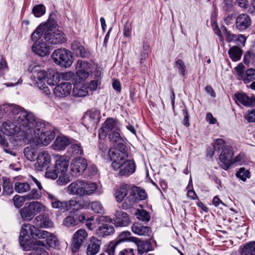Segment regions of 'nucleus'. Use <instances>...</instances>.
I'll use <instances>...</instances> for the list:
<instances>
[{
    "instance_id": "f257e3e1",
    "label": "nucleus",
    "mask_w": 255,
    "mask_h": 255,
    "mask_svg": "<svg viewBox=\"0 0 255 255\" xmlns=\"http://www.w3.org/2000/svg\"><path fill=\"white\" fill-rule=\"evenodd\" d=\"M21 124L26 127V138L29 141L36 140L38 144L46 146L55 137L54 127L48 123L36 121L33 114L28 115L25 113L21 114Z\"/></svg>"
},
{
    "instance_id": "f03ea898",
    "label": "nucleus",
    "mask_w": 255,
    "mask_h": 255,
    "mask_svg": "<svg viewBox=\"0 0 255 255\" xmlns=\"http://www.w3.org/2000/svg\"><path fill=\"white\" fill-rule=\"evenodd\" d=\"M8 111L10 114L8 118L1 125L0 129L3 134L8 135H11L19 132L20 130L22 131L25 134L26 137V127L21 124V114L25 113L26 115V119H28V115L33 114L31 113H28L27 111L22 110L19 107L11 106L8 107Z\"/></svg>"
},
{
    "instance_id": "7ed1b4c3",
    "label": "nucleus",
    "mask_w": 255,
    "mask_h": 255,
    "mask_svg": "<svg viewBox=\"0 0 255 255\" xmlns=\"http://www.w3.org/2000/svg\"><path fill=\"white\" fill-rule=\"evenodd\" d=\"M233 151L231 146L224 145V170H227L235 165H242L246 161L244 154H239L233 158Z\"/></svg>"
},
{
    "instance_id": "20e7f679",
    "label": "nucleus",
    "mask_w": 255,
    "mask_h": 255,
    "mask_svg": "<svg viewBox=\"0 0 255 255\" xmlns=\"http://www.w3.org/2000/svg\"><path fill=\"white\" fill-rule=\"evenodd\" d=\"M51 57L54 62L61 67H68L73 62L70 51L65 49L60 48L55 50Z\"/></svg>"
},
{
    "instance_id": "39448f33",
    "label": "nucleus",
    "mask_w": 255,
    "mask_h": 255,
    "mask_svg": "<svg viewBox=\"0 0 255 255\" xmlns=\"http://www.w3.org/2000/svg\"><path fill=\"white\" fill-rule=\"evenodd\" d=\"M113 168L118 171V174L121 176H128L132 174L135 169L133 161L130 160H117L113 161Z\"/></svg>"
},
{
    "instance_id": "423d86ee",
    "label": "nucleus",
    "mask_w": 255,
    "mask_h": 255,
    "mask_svg": "<svg viewBox=\"0 0 255 255\" xmlns=\"http://www.w3.org/2000/svg\"><path fill=\"white\" fill-rule=\"evenodd\" d=\"M36 227L29 224H25L22 227L20 233L19 244L24 250H28L27 243L31 238H34L35 236Z\"/></svg>"
},
{
    "instance_id": "0eeeda50",
    "label": "nucleus",
    "mask_w": 255,
    "mask_h": 255,
    "mask_svg": "<svg viewBox=\"0 0 255 255\" xmlns=\"http://www.w3.org/2000/svg\"><path fill=\"white\" fill-rule=\"evenodd\" d=\"M43 38L45 42L51 44H59L65 42L66 39L64 33L60 31H53L47 24V28L45 31Z\"/></svg>"
},
{
    "instance_id": "6e6552de",
    "label": "nucleus",
    "mask_w": 255,
    "mask_h": 255,
    "mask_svg": "<svg viewBox=\"0 0 255 255\" xmlns=\"http://www.w3.org/2000/svg\"><path fill=\"white\" fill-rule=\"evenodd\" d=\"M88 238V233L84 229H79L73 235L72 238L71 250L73 253L78 252Z\"/></svg>"
},
{
    "instance_id": "1a4fd4ad",
    "label": "nucleus",
    "mask_w": 255,
    "mask_h": 255,
    "mask_svg": "<svg viewBox=\"0 0 255 255\" xmlns=\"http://www.w3.org/2000/svg\"><path fill=\"white\" fill-rule=\"evenodd\" d=\"M126 146L121 142L117 143L116 149L108 151V155L111 161L125 160L128 156Z\"/></svg>"
},
{
    "instance_id": "9d476101",
    "label": "nucleus",
    "mask_w": 255,
    "mask_h": 255,
    "mask_svg": "<svg viewBox=\"0 0 255 255\" xmlns=\"http://www.w3.org/2000/svg\"><path fill=\"white\" fill-rule=\"evenodd\" d=\"M101 225L98 228L97 233L102 236L110 235L114 233L115 229L112 225V219L107 216H102L100 219Z\"/></svg>"
},
{
    "instance_id": "9b49d317",
    "label": "nucleus",
    "mask_w": 255,
    "mask_h": 255,
    "mask_svg": "<svg viewBox=\"0 0 255 255\" xmlns=\"http://www.w3.org/2000/svg\"><path fill=\"white\" fill-rule=\"evenodd\" d=\"M44 195L52 208L64 212L66 209V201L60 200L58 196L53 192L45 191Z\"/></svg>"
},
{
    "instance_id": "f8f14e48",
    "label": "nucleus",
    "mask_w": 255,
    "mask_h": 255,
    "mask_svg": "<svg viewBox=\"0 0 255 255\" xmlns=\"http://www.w3.org/2000/svg\"><path fill=\"white\" fill-rule=\"evenodd\" d=\"M87 167V163L83 158H76L72 160L71 166V174L74 176H78Z\"/></svg>"
},
{
    "instance_id": "ddd939ff",
    "label": "nucleus",
    "mask_w": 255,
    "mask_h": 255,
    "mask_svg": "<svg viewBox=\"0 0 255 255\" xmlns=\"http://www.w3.org/2000/svg\"><path fill=\"white\" fill-rule=\"evenodd\" d=\"M115 130H120L117 122L112 118L108 119L104 123L99 132L100 139H104L110 132Z\"/></svg>"
},
{
    "instance_id": "4468645a",
    "label": "nucleus",
    "mask_w": 255,
    "mask_h": 255,
    "mask_svg": "<svg viewBox=\"0 0 255 255\" xmlns=\"http://www.w3.org/2000/svg\"><path fill=\"white\" fill-rule=\"evenodd\" d=\"M101 118L100 112L96 109H92L87 112L84 116V122L87 128L96 127Z\"/></svg>"
},
{
    "instance_id": "2eb2a0df",
    "label": "nucleus",
    "mask_w": 255,
    "mask_h": 255,
    "mask_svg": "<svg viewBox=\"0 0 255 255\" xmlns=\"http://www.w3.org/2000/svg\"><path fill=\"white\" fill-rule=\"evenodd\" d=\"M120 242L112 243L108 249L109 255H134L132 249H120Z\"/></svg>"
},
{
    "instance_id": "dca6fc26",
    "label": "nucleus",
    "mask_w": 255,
    "mask_h": 255,
    "mask_svg": "<svg viewBox=\"0 0 255 255\" xmlns=\"http://www.w3.org/2000/svg\"><path fill=\"white\" fill-rule=\"evenodd\" d=\"M114 221L117 227H126L130 222L128 215L125 212L117 210L114 214Z\"/></svg>"
},
{
    "instance_id": "f3484780",
    "label": "nucleus",
    "mask_w": 255,
    "mask_h": 255,
    "mask_svg": "<svg viewBox=\"0 0 255 255\" xmlns=\"http://www.w3.org/2000/svg\"><path fill=\"white\" fill-rule=\"evenodd\" d=\"M102 241L98 238L92 237L87 243L86 248L87 255H96L100 251Z\"/></svg>"
},
{
    "instance_id": "a211bd4d",
    "label": "nucleus",
    "mask_w": 255,
    "mask_h": 255,
    "mask_svg": "<svg viewBox=\"0 0 255 255\" xmlns=\"http://www.w3.org/2000/svg\"><path fill=\"white\" fill-rule=\"evenodd\" d=\"M72 89V85L69 82L62 83L57 86L53 90L55 96L62 98L69 95Z\"/></svg>"
},
{
    "instance_id": "6ab92c4d",
    "label": "nucleus",
    "mask_w": 255,
    "mask_h": 255,
    "mask_svg": "<svg viewBox=\"0 0 255 255\" xmlns=\"http://www.w3.org/2000/svg\"><path fill=\"white\" fill-rule=\"evenodd\" d=\"M55 164L54 167L60 174H65L69 166V160L65 156L57 155L55 156Z\"/></svg>"
},
{
    "instance_id": "aec40b11",
    "label": "nucleus",
    "mask_w": 255,
    "mask_h": 255,
    "mask_svg": "<svg viewBox=\"0 0 255 255\" xmlns=\"http://www.w3.org/2000/svg\"><path fill=\"white\" fill-rule=\"evenodd\" d=\"M90 65L87 62L82 60H78L76 64V69L77 71L76 74L79 78L81 80H84L87 78L89 75L88 70L89 69Z\"/></svg>"
},
{
    "instance_id": "412c9836",
    "label": "nucleus",
    "mask_w": 255,
    "mask_h": 255,
    "mask_svg": "<svg viewBox=\"0 0 255 255\" xmlns=\"http://www.w3.org/2000/svg\"><path fill=\"white\" fill-rule=\"evenodd\" d=\"M35 225L39 228H50L53 227V223L46 214H41L34 220Z\"/></svg>"
},
{
    "instance_id": "4be33fe9",
    "label": "nucleus",
    "mask_w": 255,
    "mask_h": 255,
    "mask_svg": "<svg viewBox=\"0 0 255 255\" xmlns=\"http://www.w3.org/2000/svg\"><path fill=\"white\" fill-rule=\"evenodd\" d=\"M37 161L35 164L38 170H42V168L47 166L51 161L50 155L46 151L40 152L37 157Z\"/></svg>"
},
{
    "instance_id": "5701e85b",
    "label": "nucleus",
    "mask_w": 255,
    "mask_h": 255,
    "mask_svg": "<svg viewBox=\"0 0 255 255\" xmlns=\"http://www.w3.org/2000/svg\"><path fill=\"white\" fill-rule=\"evenodd\" d=\"M251 18L247 14H241L236 18V28L240 31L247 29L251 26Z\"/></svg>"
},
{
    "instance_id": "b1692460",
    "label": "nucleus",
    "mask_w": 255,
    "mask_h": 255,
    "mask_svg": "<svg viewBox=\"0 0 255 255\" xmlns=\"http://www.w3.org/2000/svg\"><path fill=\"white\" fill-rule=\"evenodd\" d=\"M66 203L67 207L66 211L71 209L78 210L84 208H88V206L90 205V202L88 201L83 200H79L76 199H73L69 201H66Z\"/></svg>"
},
{
    "instance_id": "393cba45",
    "label": "nucleus",
    "mask_w": 255,
    "mask_h": 255,
    "mask_svg": "<svg viewBox=\"0 0 255 255\" xmlns=\"http://www.w3.org/2000/svg\"><path fill=\"white\" fill-rule=\"evenodd\" d=\"M82 180H77L72 182L67 187L68 193L72 196L82 197Z\"/></svg>"
},
{
    "instance_id": "a878e982",
    "label": "nucleus",
    "mask_w": 255,
    "mask_h": 255,
    "mask_svg": "<svg viewBox=\"0 0 255 255\" xmlns=\"http://www.w3.org/2000/svg\"><path fill=\"white\" fill-rule=\"evenodd\" d=\"M235 97L236 103H241L245 106L251 107L255 105V98L249 97L245 93L235 94Z\"/></svg>"
},
{
    "instance_id": "bb28decb",
    "label": "nucleus",
    "mask_w": 255,
    "mask_h": 255,
    "mask_svg": "<svg viewBox=\"0 0 255 255\" xmlns=\"http://www.w3.org/2000/svg\"><path fill=\"white\" fill-rule=\"evenodd\" d=\"M40 41L42 42H35L32 47V49L33 51L37 55L43 57L49 53V46H47L46 44L43 41V39H41Z\"/></svg>"
},
{
    "instance_id": "cd10ccee",
    "label": "nucleus",
    "mask_w": 255,
    "mask_h": 255,
    "mask_svg": "<svg viewBox=\"0 0 255 255\" xmlns=\"http://www.w3.org/2000/svg\"><path fill=\"white\" fill-rule=\"evenodd\" d=\"M34 245L31 252L28 255H48V252L46 251V246L43 241L36 240L33 242Z\"/></svg>"
},
{
    "instance_id": "c85d7f7f",
    "label": "nucleus",
    "mask_w": 255,
    "mask_h": 255,
    "mask_svg": "<svg viewBox=\"0 0 255 255\" xmlns=\"http://www.w3.org/2000/svg\"><path fill=\"white\" fill-rule=\"evenodd\" d=\"M131 230L133 233L139 236H149L151 232L149 227L139 223H134L131 226Z\"/></svg>"
},
{
    "instance_id": "c756f323",
    "label": "nucleus",
    "mask_w": 255,
    "mask_h": 255,
    "mask_svg": "<svg viewBox=\"0 0 255 255\" xmlns=\"http://www.w3.org/2000/svg\"><path fill=\"white\" fill-rule=\"evenodd\" d=\"M97 189L98 186L96 183L82 180V197L93 194Z\"/></svg>"
},
{
    "instance_id": "7c9ffc66",
    "label": "nucleus",
    "mask_w": 255,
    "mask_h": 255,
    "mask_svg": "<svg viewBox=\"0 0 255 255\" xmlns=\"http://www.w3.org/2000/svg\"><path fill=\"white\" fill-rule=\"evenodd\" d=\"M28 70L34 74L35 80L46 81L47 74H48V73H46L44 70L41 69L39 66H34L33 67L31 65Z\"/></svg>"
},
{
    "instance_id": "2f4dec72",
    "label": "nucleus",
    "mask_w": 255,
    "mask_h": 255,
    "mask_svg": "<svg viewBox=\"0 0 255 255\" xmlns=\"http://www.w3.org/2000/svg\"><path fill=\"white\" fill-rule=\"evenodd\" d=\"M70 143L69 139L65 136H58L53 144L54 149L63 150Z\"/></svg>"
},
{
    "instance_id": "473e14b6",
    "label": "nucleus",
    "mask_w": 255,
    "mask_h": 255,
    "mask_svg": "<svg viewBox=\"0 0 255 255\" xmlns=\"http://www.w3.org/2000/svg\"><path fill=\"white\" fill-rule=\"evenodd\" d=\"M71 49L77 55L81 57H86L89 55V52L87 51L84 47L77 41H74L72 43Z\"/></svg>"
},
{
    "instance_id": "72a5a7b5",
    "label": "nucleus",
    "mask_w": 255,
    "mask_h": 255,
    "mask_svg": "<svg viewBox=\"0 0 255 255\" xmlns=\"http://www.w3.org/2000/svg\"><path fill=\"white\" fill-rule=\"evenodd\" d=\"M23 153L26 159L31 161H34L38 155L37 149L32 146L25 147Z\"/></svg>"
},
{
    "instance_id": "f704fd0d",
    "label": "nucleus",
    "mask_w": 255,
    "mask_h": 255,
    "mask_svg": "<svg viewBox=\"0 0 255 255\" xmlns=\"http://www.w3.org/2000/svg\"><path fill=\"white\" fill-rule=\"evenodd\" d=\"M135 243L137 246L138 254H143L144 252H148L150 250L151 244L149 241H142L138 239H136Z\"/></svg>"
},
{
    "instance_id": "c9c22d12",
    "label": "nucleus",
    "mask_w": 255,
    "mask_h": 255,
    "mask_svg": "<svg viewBox=\"0 0 255 255\" xmlns=\"http://www.w3.org/2000/svg\"><path fill=\"white\" fill-rule=\"evenodd\" d=\"M0 145L3 148L4 151L14 157L16 155V152L9 147L8 143L4 135L0 133Z\"/></svg>"
},
{
    "instance_id": "e433bc0d",
    "label": "nucleus",
    "mask_w": 255,
    "mask_h": 255,
    "mask_svg": "<svg viewBox=\"0 0 255 255\" xmlns=\"http://www.w3.org/2000/svg\"><path fill=\"white\" fill-rule=\"evenodd\" d=\"M130 189L129 185L127 184L123 185L116 193L117 201L121 202L124 198L127 195L128 190Z\"/></svg>"
},
{
    "instance_id": "4c0bfd02",
    "label": "nucleus",
    "mask_w": 255,
    "mask_h": 255,
    "mask_svg": "<svg viewBox=\"0 0 255 255\" xmlns=\"http://www.w3.org/2000/svg\"><path fill=\"white\" fill-rule=\"evenodd\" d=\"M214 153L219 154V159L221 162L223 163V156L222 153L223 152V139H218L216 140L214 143Z\"/></svg>"
},
{
    "instance_id": "58836bf2",
    "label": "nucleus",
    "mask_w": 255,
    "mask_h": 255,
    "mask_svg": "<svg viewBox=\"0 0 255 255\" xmlns=\"http://www.w3.org/2000/svg\"><path fill=\"white\" fill-rule=\"evenodd\" d=\"M47 28V24L39 26L32 33L31 39L33 41H39L38 40L42 37L43 33Z\"/></svg>"
},
{
    "instance_id": "ea45409f",
    "label": "nucleus",
    "mask_w": 255,
    "mask_h": 255,
    "mask_svg": "<svg viewBox=\"0 0 255 255\" xmlns=\"http://www.w3.org/2000/svg\"><path fill=\"white\" fill-rule=\"evenodd\" d=\"M21 218L25 220H30L34 216V214L31 208L30 205L24 207L20 210Z\"/></svg>"
},
{
    "instance_id": "a19ab883",
    "label": "nucleus",
    "mask_w": 255,
    "mask_h": 255,
    "mask_svg": "<svg viewBox=\"0 0 255 255\" xmlns=\"http://www.w3.org/2000/svg\"><path fill=\"white\" fill-rule=\"evenodd\" d=\"M34 215L45 212L47 210L46 207L42 203L38 201H33L29 204Z\"/></svg>"
},
{
    "instance_id": "79ce46f5",
    "label": "nucleus",
    "mask_w": 255,
    "mask_h": 255,
    "mask_svg": "<svg viewBox=\"0 0 255 255\" xmlns=\"http://www.w3.org/2000/svg\"><path fill=\"white\" fill-rule=\"evenodd\" d=\"M241 255H255V242L246 244L242 250Z\"/></svg>"
},
{
    "instance_id": "37998d69",
    "label": "nucleus",
    "mask_w": 255,
    "mask_h": 255,
    "mask_svg": "<svg viewBox=\"0 0 255 255\" xmlns=\"http://www.w3.org/2000/svg\"><path fill=\"white\" fill-rule=\"evenodd\" d=\"M242 54L241 49L237 46H233L229 51L230 57L235 61H238L241 58Z\"/></svg>"
},
{
    "instance_id": "c03bdc74",
    "label": "nucleus",
    "mask_w": 255,
    "mask_h": 255,
    "mask_svg": "<svg viewBox=\"0 0 255 255\" xmlns=\"http://www.w3.org/2000/svg\"><path fill=\"white\" fill-rule=\"evenodd\" d=\"M136 201L135 195L130 193L123 203L122 208L123 209L130 208Z\"/></svg>"
},
{
    "instance_id": "a18cd8bd",
    "label": "nucleus",
    "mask_w": 255,
    "mask_h": 255,
    "mask_svg": "<svg viewBox=\"0 0 255 255\" xmlns=\"http://www.w3.org/2000/svg\"><path fill=\"white\" fill-rule=\"evenodd\" d=\"M72 93L74 96L84 97L88 94V91L85 87L74 85Z\"/></svg>"
},
{
    "instance_id": "49530a36",
    "label": "nucleus",
    "mask_w": 255,
    "mask_h": 255,
    "mask_svg": "<svg viewBox=\"0 0 255 255\" xmlns=\"http://www.w3.org/2000/svg\"><path fill=\"white\" fill-rule=\"evenodd\" d=\"M30 186L27 183L16 182L14 189L16 192L19 193L26 192L30 190Z\"/></svg>"
},
{
    "instance_id": "de8ad7c7",
    "label": "nucleus",
    "mask_w": 255,
    "mask_h": 255,
    "mask_svg": "<svg viewBox=\"0 0 255 255\" xmlns=\"http://www.w3.org/2000/svg\"><path fill=\"white\" fill-rule=\"evenodd\" d=\"M59 81V76L58 73L49 72L47 74L46 82L49 85H54Z\"/></svg>"
},
{
    "instance_id": "09e8293b",
    "label": "nucleus",
    "mask_w": 255,
    "mask_h": 255,
    "mask_svg": "<svg viewBox=\"0 0 255 255\" xmlns=\"http://www.w3.org/2000/svg\"><path fill=\"white\" fill-rule=\"evenodd\" d=\"M133 195H135L136 200H142L146 198V194L144 190L139 189L137 187H134L132 189V192Z\"/></svg>"
},
{
    "instance_id": "8fccbe9b",
    "label": "nucleus",
    "mask_w": 255,
    "mask_h": 255,
    "mask_svg": "<svg viewBox=\"0 0 255 255\" xmlns=\"http://www.w3.org/2000/svg\"><path fill=\"white\" fill-rule=\"evenodd\" d=\"M69 152L74 155H81L83 154V150L80 144H72L69 148Z\"/></svg>"
},
{
    "instance_id": "3c124183",
    "label": "nucleus",
    "mask_w": 255,
    "mask_h": 255,
    "mask_svg": "<svg viewBox=\"0 0 255 255\" xmlns=\"http://www.w3.org/2000/svg\"><path fill=\"white\" fill-rule=\"evenodd\" d=\"M46 243L49 247L52 248H55L59 245L57 237L52 233H51L46 239Z\"/></svg>"
},
{
    "instance_id": "603ef678",
    "label": "nucleus",
    "mask_w": 255,
    "mask_h": 255,
    "mask_svg": "<svg viewBox=\"0 0 255 255\" xmlns=\"http://www.w3.org/2000/svg\"><path fill=\"white\" fill-rule=\"evenodd\" d=\"M59 174L60 173L54 166L47 168L45 173V176L48 178L55 179L58 177Z\"/></svg>"
},
{
    "instance_id": "864d4df0",
    "label": "nucleus",
    "mask_w": 255,
    "mask_h": 255,
    "mask_svg": "<svg viewBox=\"0 0 255 255\" xmlns=\"http://www.w3.org/2000/svg\"><path fill=\"white\" fill-rule=\"evenodd\" d=\"M120 130H115L110 132L109 134V138L111 142L118 143L121 141V137L119 133Z\"/></svg>"
},
{
    "instance_id": "5fc2aeb1",
    "label": "nucleus",
    "mask_w": 255,
    "mask_h": 255,
    "mask_svg": "<svg viewBox=\"0 0 255 255\" xmlns=\"http://www.w3.org/2000/svg\"><path fill=\"white\" fill-rule=\"evenodd\" d=\"M90 207L95 213L102 214L104 212V208L99 201H96L92 202L91 204Z\"/></svg>"
},
{
    "instance_id": "6e6d98bb",
    "label": "nucleus",
    "mask_w": 255,
    "mask_h": 255,
    "mask_svg": "<svg viewBox=\"0 0 255 255\" xmlns=\"http://www.w3.org/2000/svg\"><path fill=\"white\" fill-rule=\"evenodd\" d=\"M32 12L35 16L39 17L45 13V8L43 4L36 5L33 7Z\"/></svg>"
},
{
    "instance_id": "4d7b16f0",
    "label": "nucleus",
    "mask_w": 255,
    "mask_h": 255,
    "mask_svg": "<svg viewBox=\"0 0 255 255\" xmlns=\"http://www.w3.org/2000/svg\"><path fill=\"white\" fill-rule=\"evenodd\" d=\"M250 173L248 170H246L245 168L241 167L236 173V175L238 178L245 181L246 180L247 178H249L250 177Z\"/></svg>"
},
{
    "instance_id": "13d9d810",
    "label": "nucleus",
    "mask_w": 255,
    "mask_h": 255,
    "mask_svg": "<svg viewBox=\"0 0 255 255\" xmlns=\"http://www.w3.org/2000/svg\"><path fill=\"white\" fill-rule=\"evenodd\" d=\"M255 79V70L253 68H250L246 71L244 76L242 79L245 82H247L250 80Z\"/></svg>"
},
{
    "instance_id": "bf43d9fd",
    "label": "nucleus",
    "mask_w": 255,
    "mask_h": 255,
    "mask_svg": "<svg viewBox=\"0 0 255 255\" xmlns=\"http://www.w3.org/2000/svg\"><path fill=\"white\" fill-rule=\"evenodd\" d=\"M78 224L77 220L74 217L69 216L66 217L63 221V224L66 227H74Z\"/></svg>"
},
{
    "instance_id": "052dcab7",
    "label": "nucleus",
    "mask_w": 255,
    "mask_h": 255,
    "mask_svg": "<svg viewBox=\"0 0 255 255\" xmlns=\"http://www.w3.org/2000/svg\"><path fill=\"white\" fill-rule=\"evenodd\" d=\"M40 194L36 189H33L25 196V198L27 200H37L40 199Z\"/></svg>"
},
{
    "instance_id": "680f3d73",
    "label": "nucleus",
    "mask_w": 255,
    "mask_h": 255,
    "mask_svg": "<svg viewBox=\"0 0 255 255\" xmlns=\"http://www.w3.org/2000/svg\"><path fill=\"white\" fill-rule=\"evenodd\" d=\"M35 85L39 88V89L43 90L46 95H48L50 93V90L45 86V82L43 80L38 81L35 80Z\"/></svg>"
},
{
    "instance_id": "e2e57ef3",
    "label": "nucleus",
    "mask_w": 255,
    "mask_h": 255,
    "mask_svg": "<svg viewBox=\"0 0 255 255\" xmlns=\"http://www.w3.org/2000/svg\"><path fill=\"white\" fill-rule=\"evenodd\" d=\"M136 215L137 218L142 221L148 222L150 220V216L148 213L145 210L138 211V213Z\"/></svg>"
},
{
    "instance_id": "0e129e2a",
    "label": "nucleus",
    "mask_w": 255,
    "mask_h": 255,
    "mask_svg": "<svg viewBox=\"0 0 255 255\" xmlns=\"http://www.w3.org/2000/svg\"><path fill=\"white\" fill-rule=\"evenodd\" d=\"M51 233L44 230H41L37 228L35 230V237L40 239H47L48 236Z\"/></svg>"
},
{
    "instance_id": "69168bd1",
    "label": "nucleus",
    "mask_w": 255,
    "mask_h": 255,
    "mask_svg": "<svg viewBox=\"0 0 255 255\" xmlns=\"http://www.w3.org/2000/svg\"><path fill=\"white\" fill-rule=\"evenodd\" d=\"M25 196H20L15 195L13 198V201L14 206L17 208H19L23 205L25 200Z\"/></svg>"
},
{
    "instance_id": "338daca9",
    "label": "nucleus",
    "mask_w": 255,
    "mask_h": 255,
    "mask_svg": "<svg viewBox=\"0 0 255 255\" xmlns=\"http://www.w3.org/2000/svg\"><path fill=\"white\" fill-rule=\"evenodd\" d=\"M58 176L59 178L57 180V182L59 185H64L69 182V178L67 177L66 173L59 174Z\"/></svg>"
},
{
    "instance_id": "774afa93",
    "label": "nucleus",
    "mask_w": 255,
    "mask_h": 255,
    "mask_svg": "<svg viewBox=\"0 0 255 255\" xmlns=\"http://www.w3.org/2000/svg\"><path fill=\"white\" fill-rule=\"evenodd\" d=\"M245 66L242 63L239 64L235 68V71L237 72L238 77L240 79H242V78L244 76V74L245 73Z\"/></svg>"
}]
</instances>
